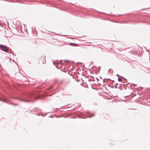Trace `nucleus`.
<instances>
[{"label":"nucleus","mask_w":150,"mask_h":150,"mask_svg":"<svg viewBox=\"0 0 150 150\" xmlns=\"http://www.w3.org/2000/svg\"><path fill=\"white\" fill-rule=\"evenodd\" d=\"M0 48L3 51L5 52H8V50L6 47L4 46L3 45H0Z\"/></svg>","instance_id":"obj_1"},{"label":"nucleus","mask_w":150,"mask_h":150,"mask_svg":"<svg viewBox=\"0 0 150 150\" xmlns=\"http://www.w3.org/2000/svg\"><path fill=\"white\" fill-rule=\"evenodd\" d=\"M69 45L71 46H78L79 45L77 44L74 43H70L69 44Z\"/></svg>","instance_id":"obj_2"},{"label":"nucleus","mask_w":150,"mask_h":150,"mask_svg":"<svg viewBox=\"0 0 150 150\" xmlns=\"http://www.w3.org/2000/svg\"><path fill=\"white\" fill-rule=\"evenodd\" d=\"M118 80L119 81H121V79L120 78H118Z\"/></svg>","instance_id":"obj_3"},{"label":"nucleus","mask_w":150,"mask_h":150,"mask_svg":"<svg viewBox=\"0 0 150 150\" xmlns=\"http://www.w3.org/2000/svg\"><path fill=\"white\" fill-rule=\"evenodd\" d=\"M3 101H5V99H4V100H3Z\"/></svg>","instance_id":"obj_4"}]
</instances>
